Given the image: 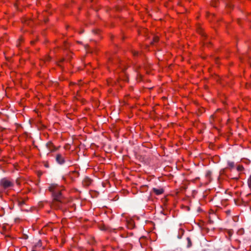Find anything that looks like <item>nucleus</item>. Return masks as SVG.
Instances as JSON below:
<instances>
[{"instance_id": "obj_1", "label": "nucleus", "mask_w": 251, "mask_h": 251, "mask_svg": "<svg viewBox=\"0 0 251 251\" xmlns=\"http://www.w3.org/2000/svg\"><path fill=\"white\" fill-rule=\"evenodd\" d=\"M49 190L52 193L54 202H62L61 190L56 184H51L49 187Z\"/></svg>"}, {"instance_id": "obj_2", "label": "nucleus", "mask_w": 251, "mask_h": 251, "mask_svg": "<svg viewBox=\"0 0 251 251\" xmlns=\"http://www.w3.org/2000/svg\"><path fill=\"white\" fill-rule=\"evenodd\" d=\"M0 185L4 189L12 187L13 183L7 178H3L0 180Z\"/></svg>"}, {"instance_id": "obj_3", "label": "nucleus", "mask_w": 251, "mask_h": 251, "mask_svg": "<svg viewBox=\"0 0 251 251\" xmlns=\"http://www.w3.org/2000/svg\"><path fill=\"white\" fill-rule=\"evenodd\" d=\"M93 179L88 176H85L82 180V184L84 186H89L92 182Z\"/></svg>"}, {"instance_id": "obj_4", "label": "nucleus", "mask_w": 251, "mask_h": 251, "mask_svg": "<svg viewBox=\"0 0 251 251\" xmlns=\"http://www.w3.org/2000/svg\"><path fill=\"white\" fill-rule=\"evenodd\" d=\"M56 160L58 163L60 164H63L65 162V159L64 156L59 153L56 155Z\"/></svg>"}, {"instance_id": "obj_5", "label": "nucleus", "mask_w": 251, "mask_h": 251, "mask_svg": "<svg viewBox=\"0 0 251 251\" xmlns=\"http://www.w3.org/2000/svg\"><path fill=\"white\" fill-rule=\"evenodd\" d=\"M46 146L51 152L57 150V149L51 142H48Z\"/></svg>"}, {"instance_id": "obj_6", "label": "nucleus", "mask_w": 251, "mask_h": 251, "mask_svg": "<svg viewBox=\"0 0 251 251\" xmlns=\"http://www.w3.org/2000/svg\"><path fill=\"white\" fill-rule=\"evenodd\" d=\"M152 192H154L156 195H159L164 192V190L162 188L157 189L153 188L152 189Z\"/></svg>"}, {"instance_id": "obj_7", "label": "nucleus", "mask_w": 251, "mask_h": 251, "mask_svg": "<svg viewBox=\"0 0 251 251\" xmlns=\"http://www.w3.org/2000/svg\"><path fill=\"white\" fill-rule=\"evenodd\" d=\"M237 171L238 172H242L245 171V169L242 165H239L237 167Z\"/></svg>"}, {"instance_id": "obj_8", "label": "nucleus", "mask_w": 251, "mask_h": 251, "mask_svg": "<svg viewBox=\"0 0 251 251\" xmlns=\"http://www.w3.org/2000/svg\"><path fill=\"white\" fill-rule=\"evenodd\" d=\"M187 247L188 248H190V247H191L192 246V242H191V240L190 238L187 237Z\"/></svg>"}, {"instance_id": "obj_9", "label": "nucleus", "mask_w": 251, "mask_h": 251, "mask_svg": "<svg viewBox=\"0 0 251 251\" xmlns=\"http://www.w3.org/2000/svg\"><path fill=\"white\" fill-rule=\"evenodd\" d=\"M234 167V163L233 162H228V167L230 169H232Z\"/></svg>"}, {"instance_id": "obj_10", "label": "nucleus", "mask_w": 251, "mask_h": 251, "mask_svg": "<svg viewBox=\"0 0 251 251\" xmlns=\"http://www.w3.org/2000/svg\"><path fill=\"white\" fill-rule=\"evenodd\" d=\"M248 185L249 188L251 190V175L248 179Z\"/></svg>"}, {"instance_id": "obj_11", "label": "nucleus", "mask_w": 251, "mask_h": 251, "mask_svg": "<svg viewBox=\"0 0 251 251\" xmlns=\"http://www.w3.org/2000/svg\"><path fill=\"white\" fill-rule=\"evenodd\" d=\"M159 41V37L158 36H154L153 39V41L151 44L157 42Z\"/></svg>"}, {"instance_id": "obj_12", "label": "nucleus", "mask_w": 251, "mask_h": 251, "mask_svg": "<svg viewBox=\"0 0 251 251\" xmlns=\"http://www.w3.org/2000/svg\"><path fill=\"white\" fill-rule=\"evenodd\" d=\"M210 174H209V173L206 174L205 176L207 178H209L210 177Z\"/></svg>"}, {"instance_id": "obj_13", "label": "nucleus", "mask_w": 251, "mask_h": 251, "mask_svg": "<svg viewBox=\"0 0 251 251\" xmlns=\"http://www.w3.org/2000/svg\"><path fill=\"white\" fill-rule=\"evenodd\" d=\"M37 246H41V241L39 240L38 242V243L37 244Z\"/></svg>"}, {"instance_id": "obj_14", "label": "nucleus", "mask_w": 251, "mask_h": 251, "mask_svg": "<svg viewBox=\"0 0 251 251\" xmlns=\"http://www.w3.org/2000/svg\"><path fill=\"white\" fill-rule=\"evenodd\" d=\"M24 204V201H19V204L20 205H23Z\"/></svg>"}, {"instance_id": "obj_15", "label": "nucleus", "mask_w": 251, "mask_h": 251, "mask_svg": "<svg viewBox=\"0 0 251 251\" xmlns=\"http://www.w3.org/2000/svg\"><path fill=\"white\" fill-rule=\"evenodd\" d=\"M137 54H138V52H137L134 53V55H136Z\"/></svg>"}, {"instance_id": "obj_16", "label": "nucleus", "mask_w": 251, "mask_h": 251, "mask_svg": "<svg viewBox=\"0 0 251 251\" xmlns=\"http://www.w3.org/2000/svg\"><path fill=\"white\" fill-rule=\"evenodd\" d=\"M50 59V57H48V58H47L46 60L47 61H49Z\"/></svg>"}, {"instance_id": "obj_17", "label": "nucleus", "mask_w": 251, "mask_h": 251, "mask_svg": "<svg viewBox=\"0 0 251 251\" xmlns=\"http://www.w3.org/2000/svg\"><path fill=\"white\" fill-rule=\"evenodd\" d=\"M73 85H75V83H71V85H73Z\"/></svg>"}, {"instance_id": "obj_18", "label": "nucleus", "mask_w": 251, "mask_h": 251, "mask_svg": "<svg viewBox=\"0 0 251 251\" xmlns=\"http://www.w3.org/2000/svg\"><path fill=\"white\" fill-rule=\"evenodd\" d=\"M16 182L19 184L18 180H16Z\"/></svg>"}, {"instance_id": "obj_19", "label": "nucleus", "mask_w": 251, "mask_h": 251, "mask_svg": "<svg viewBox=\"0 0 251 251\" xmlns=\"http://www.w3.org/2000/svg\"><path fill=\"white\" fill-rule=\"evenodd\" d=\"M41 173L39 174V175H41ZM40 175H39V176H40Z\"/></svg>"}, {"instance_id": "obj_20", "label": "nucleus", "mask_w": 251, "mask_h": 251, "mask_svg": "<svg viewBox=\"0 0 251 251\" xmlns=\"http://www.w3.org/2000/svg\"><path fill=\"white\" fill-rule=\"evenodd\" d=\"M235 178L238 179V177H235Z\"/></svg>"}, {"instance_id": "obj_21", "label": "nucleus", "mask_w": 251, "mask_h": 251, "mask_svg": "<svg viewBox=\"0 0 251 251\" xmlns=\"http://www.w3.org/2000/svg\"><path fill=\"white\" fill-rule=\"evenodd\" d=\"M32 251H35V250H32Z\"/></svg>"}]
</instances>
